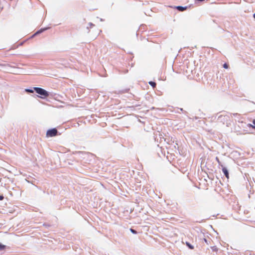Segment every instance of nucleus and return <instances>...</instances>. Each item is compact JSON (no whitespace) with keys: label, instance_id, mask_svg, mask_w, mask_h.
<instances>
[{"label":"nucleus","instance_id":"nucleus-1","mask_svg":"<svg viewBox=\"0 0 255 255\" xmlns=\"http://www.w3.org/2000/svg\"><path fill=\"white\" fill-rule=\"evenodd\" d=\"M34 90L38 94L41 95L40 98H46L49 96L48 92L45 90L39 87H34Z\"/></svg>","mask_w":255,"mask_h":255},{"label":"nucleus","instance_id":"nucleus-2","mask_svg":"<svg viewBox=\"0 0 255 255\" xmlns=\"http://www.w3.org/2000/svg\"><path fill=\"white\" fill-rule=\"evenodd\" d=\"M58 131L55 128H53L50 129H49L46 132V136L47 137H53L57 135Z\"/></svg>","mask_w":255,"mask_h":255},{"label":"nucleus","instance_id":"nucleus-3","mask_svg":"<svg viewBox=\"0 0 255 255\" xmlns=\"http://www.w3.org/2000/svg\"><path fill=\"white\" fill-rule=\"evenodd\" d=\"M222 171L224 173V174H225V176L227 177V178L229 179V174L227 169L225 167H222Z\"/></svg>","mask_w":255,"mask_h":255},{"label":"nucleus","instance_id":"nucleus-4","mask_svg":"<svg viewBox=\"0 0 255 255\" xmlns=\"http://www.w3.org/2000/svg\"><path fill=\"white\" fill-rule=\"evenodd\" d=\"M176 8L178 10L181 11H184L187 9V7H183L181 6H178Z\"/></svg>","mask_w":255,"mask_h":255},{"label":"nucleus","instance_id":"nucleus-5","mask_svg":"<svg viewBox=\"0 0 255 255\" xmlns=\"http://www.w3.org/2000/svg\"><path fill=\"white\" fill-rule=\"evenodd\" d=\"M186 245L188 247V248L189 249H192V250L194 249V247L192 245H191L189 243L186 242Z\"/></svg>","mask_w":255,"mask_h":255},{"label":"nucleus","instance_id":"nucleus-6","mask_svg":"<svg viewBox=\"0 0 255 255\" xmlns=\"http://www.w3.org/2000/svg\"><path fill=\"white\" fill-rule=\"evenodd\" d=\"M149 84L154 88L156 86V83L154 82L150 81Z\"/></svg>","mask_w":255,"mask_h":255},{"label":"nucleus","instance_id":"nucleus-7","mask_svg":"<svg viewBox=\"0 0 255 255\" xmlns=\"http://www.w3.org/2000/svg\"><path fill=\"white\" fill-rule=\"evenodd\" d=\"M5 249V246L0 243V251L4 250Z\"/></svg>","mask_w":255,"mask_h":255},{"label":"nucleus","instance_id":"nucleus-8","mask_svg":"<svg viewBox=\"0 0 255 255\" xmlns=\"http://www.w3.org/2000/svg\"><path fill=\"white\" fill-rule=\"evenodd\" d=\"M25 91L28 93H33V90L31 89H25Z\"/></svg>","mask_w":255,"mask_h":255},{"label":"nucleus","instance_id":"nucleus-9","mask_svg":"<svg viewBox=\"0 0 255 255\" xmlns=\"http://www.w3.org/2000/svg\"><path fill=\"white\" fill-rule=\"evenodd\" d=\"M130 231L133 233V234H136L137 233L136 231H135L134 230L132 229H130Z\"/></svg>","mask_w":255,"mask_h":255},{"label":"nucleus","instance_id":"nucleus-10","mask_svg":"<svg viewBox=\"0 0 255 255\" xmlns=\"http://www.w3.org/2000/svg\"><path fill=\"white\" fill-rule=\"evenodd\" d=\"M223 67H224V68H225V69H228V67H229V66H228V65L227 63H225V64H224V65H223Z\"/></svg>","mask_w":255,"mask_h":255},{"label":"nucleus","instance_id":"nucleus-11","mask_svg":"<svg viewBox=\"0 0 255 255\" xmlns=\"http://www.w3.org/2000/svg\"><path fill=\"white\" fill-rule=\"evenodd\" d=\"M216 160H217V161L218 162V163L219 164H220L221 162H220V160H219V158H218V157H216Z\"/></svg>","mask_w":255,"mask_h":255},{"label":"nucleus","instance_id":"nucleus-12","mask_svg":"<svg viewBox=\"0 0 255 255\" xmlns=\"http://www.w3.org/2000/svg\"><path fill=\"white\" fill-rule=\"evenodd\" d=\"M249 126L250 127L252 128H253L255 129V126H253V125H252L250 124Z\"/></svg>","mask_w":255,"mask_h":255},{"label":"nucleus","instance_id":"nucleus-13","mask_svg":"<svg viewBox=\"0 0 255 255\" xmlns=\"http://www.w3.org/2000/svg\"><path fill=\"white\" fill-rule=\"evenodd\" d=\"M3 199V197L2 196H0V200H2Z\"/></svg>","mask_w":255,"mask_h":255},{"label":"nucleus","instance_id":"nucleus-14","mask_svg":"<svg viewBox=\"0 0 255 255\" xmlns=\"http://www.w3.org/2000/svg\"><path fill=\"white\" fill-rule=\"evenodd\" d=\"M253 123L255 125V119L253 121Z\"/></svg>","mask_w":255,"mask_h":255},{"label":"nucleus","instance_id":"nucleus-15","mask_svg":"<svg viewBox=\"0 0 255 255\" xmlns=\"http://www.w3.org/2000/svg\"><path fill=\"white\" fill-rule=\"evenodd\" d=\"M254 17L255 18V13L254 14Z\"/></svg>","mask_w":255,"mask_h":255}]
</instances>
